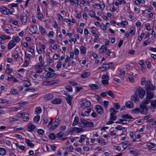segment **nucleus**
Masks as SVG:
<instances>
[{"label":"nucleus","mask_w":156,"mask_h":156,"mask_svg":"<svg viewBox=\"0 0 156 156\" xmlns=\"http://www.w3.org/2000/svg\"><path fill=\"white\" fill-rule=\"evenodd\" d=\"M146 90V97L143 101H145L147 104L150 103L151 99L153 98L154 94L151 92L154 89L155 86H153L150 82L147 81L145 83Z\"/></svg>","instance_id":"nucleus-1"},{"label":"nucleus","mask_w":156,"mask_h":156,"mask_svg":"<svg viewBox=\"0 0 156 156\" xmlns=\"http://www.w3.org/2000/svg\"><path fill=\"white\" fill-rule=\"evenodd\" d=\"M145 101H142L141 104L140 105V112L141 114L146 115L148 113V109L146 106L148 104L146 103Z\"/></svg>","instance_id":"nucleus-2"},{"label":"nucleus","mask_w":156,"mask_h":156,"mask_svg":"<svg viewBox=\"0 0 156 156\" xmlns=\"http://www.w3.org/2000/svg\"><path fill=\"white\" fill-rule=\"evenodd\" d=\"M27 19V14L25 13H23L20 16V20L23 24L25 25L26 23Z\"/></svg>","instance_id":"nucleus-3"},{"label":"nucleus","mask_w":156,"mask_h":156,"mask_svg":"<svg viewBox=\"0 0 156 156\" xmlns=\"http://www.w3.org/2000/svg\"><path fill=\"white\" fill-rule=\"evenodd\" d=\"M91 103L90 102L87 100H84L82 101V103L81 105V106L83 109L86 107H88L90 105Z\"/></svg>","instance_id":"nucleus-4"},{"label":"nucleus","mask_w":156,"mask_h":156,"mask_svg":"<svg viewBox=\"0 0 156 156\" xmlns=\"http://www.w3.org/2000/svg\"><path fill=\"white\" fill-rule=\"evenodd\" d=\"M138 91V94L141 99L143 98L144 96L145 91L143 89L139 88L136 90V92Z\"/></svg>","instance_id":"nucleus-5"},{"label":"nucleus","mask_w":156,"mask_h":156,"mask_svg":"<svg viewBox=\"0 0 156 156\" xmlns=\"http://www.w3.org/2000/svg\"><path fill=\"white\" fill-rule=\"evenodd\" d=\"M0 10L2 14L5 15L12 14V12L9 11V10L5 7H2L0 8Z\"/></svg>","instance_id":"nucleus-6"},{"label":"nucleus","mask_w":156,"mask_h":156,"mask_svg":"<svg viewBox=\"0 0 156 156\" xmlns=\"http://www.w3.org/2000/svg\"><path fill=\"white\" fill-rule=\"evenodd\" d=\"M82 131V129L76 127H72L69 129V132L70 133H73L74 132L80 133Z\"/></svg>","instance_id":"nucleus-7"},{"label":"nucleus","mask_w":156,"mask_h":156,"mask_svg":"<svg viewBox=\"0 0 156 156\" xmlns=\"http://www.w3.org/2000/svg\"><path fill=\"white\" fill-rule=\"evenodd\" d=\"M122 117L126 120V121H130L132 119H133V117L127 114L122 115Z\"/></svg>","instance_id":"nucleus-8"},{"label":"nucleus","mask_w":156,"mask_h":156,"mask_svg":"<svg viewBox=\"0 0 156 156\" xmlns=\"http://www.w3.org/2000/svg\"><path fill=\"white\" fill-rule=\"evenodd\" d=\"M99 83L98 82H95V84H91L89 85V87L92 89H97L99 88Z\"/></svg>","instance_id":"nucleus-9"},{"label":"nucleus","mask_w":156,"mask_h":156,"mask_svg":"<svg viewBox=\"0 0 156 156\" xmlns=\"http://www.w3.org/2000/svg\"><path fill=\"white\" fill-rule=\"evenodd\" d=\"M98 113L101 115L103 113L104 111L103 108L99 105H96L95 107Z\"/></svg>","instance_id":"nucleus-10"},{"label":"nucleus","mask_w":156,"mask_h":156,"mask_svg":"<svg viewBox=\"0 0 156 156\" xmlns=\"http://www.w3.org/2000/svg\"><path fill=\"white\" fill-rule=\"evenodd\" d=\"M87 121L83 118H81L80 119V122L79 124L80 126L83 128H85L86 126V124Z\"/></svg>","instance_id":"nucleus-11"},{"label":"nucleus","mask_w":156,"mask_h":156,"mask_svg":"<svg viewBox=\"0 0 156 156\" xmlns=\"http://www.w3.org/2000/svg\"><path fill=\"white\" fill-rule=\"evenodd\" d=\"M131 100L135 102H139L140 101L139 98L136 94H134L131 98Z\"/></svg>","instance_id":"nucleus-12"},{"label":"nucleus","mask_w":156,"mask_h":156,"mask_svg":"<svg viewBox=\"0 0 156 156\" xmlns=\"http://www.w3.org/2000/svg\"><path fill=\"white\" fill-rule=\"evenodd\" d=\"M35 127V126L32 123H30L27 126L28 130L29 131L31 132L34 129Z\"/></svg>","instance_id":"nucleus-13"},{"label":"nucleus","mask_w":156,"mask_h":156,"mask_svg":"<svg viewBox=\"0 0 156 156\" xmlns=\"http://www.w3.org/2000/svg\"><path fill=\"white\" fill-rule=\"evenodd\" d=\"M73 98V97L72 96L69 95H68L67 96L65 97L67 103L70 106L71 105L72 101Z\"/></svg>","instance_id":"nucleus-14"},{"label":"nucleus","mask_w":156,"mask_h":156,"mask_svg":"<svg viewBox=\"0 0 156 156\" xmlns=\"http://www.w3.org/2000/svg\"><path fill=\"white\" fill-rule=\"evenodd\" d=\"M58 82L57 80H54L50 81L44 82V83L45 85H54L57 83Z\"/></svg>","instance_id":"nucleus-15"},{"label":"nucleus","mask_w":156,"mask_h":156,"mask_svg":"<svg viewBox=\"0 0 156 156\" xmlns=\"http://www.w3.org/2000/svg\"><path fill=\"white\" fill-rule=\"evenodd\" d=\"M16 44L14 43L13 41L11 40L9 42L8 45V48L9 50L11 49Z\"/></svg>","instance_id":"nucleus-16"},{"label":"nucleus","mask_w":156,"mask_h":156,"mask_svg":"<svg viewBox=\"0 0 156 156\" xmlns=\"http://www.w3.org/2000/svg\"><path fill=\"white\" fill-rule=\"evenodd\" d=\"M112 63L109 62L108 63H105L102 65L103 68L106 69H109L112 65Z\"/></svg>","instance_id":"nucleus-17"},{"label":"nucleus","mask_w":156,"mask_h":156,"mask_svg":"<svg viewBox=\"0 0 156 156\" xmlns=\"http://www.w3.org/2000/svg\"><path fill=\"white\" fill-rule=\"evenodd\" d=\"M37 10L38 19L39 20H41L43 18V16L42 14L41 13V11L39 6L37 7Z\"/></svg>","instance_id":"nucleus-18"},{"label":"nucleus","mask_w":156,"mask_h":156,"mask_svg":"<svg viewBox=\"0 0 156 156\" xmlns=\"http://www.w3.org/2000/svg\"><path fill=\"white\" fill-rule=\"evenodd\" d=\"M90 75V73L89 72H85L83 73L81 75V77L85 78L89 77Z\"/></svg>","instance_id":"nucleus-19"},{"label":"nucleus","mask_w":156,"mask_h":156,"mask_svg":"<svg viewBox=\"0 0 156 156\" xmlns=\"http://www.w3.org/2000/svg\"><path fill=\"white\" fill-rule=\"evenodd\" d=\"M61 102L62 101L61 99L59 98H57L51 101V103L52 104H59L61 103Z\"/></svg>","instance_id":"nucleus-20"},{"label":"nucleus","mask_w":156,"mask_h":156,"mask_svg":"<svg viewBox=\"0 0 156 156\" xmlns=\"http://www.w3.org/2000/svg\"><path fill=\"white\" fill-rule=\"evenodd\" d=\"M55 74V73H52L50 72H48L45 75L47 79L48 78H51L54 76Z\"/></svg>","instance_id":"nucleus-21"},{"label":"nucleus","mask_w":156,"mask_h":156,"mask_svg":"<svg viewBox=\"0 0 156 156\" xmlns=\"http://www.w3.org/2000/svg\"><path fill=\"white\" fill-rule=\"evenodd\" d=\"M107 47L105 45H102L99 50V51L101 53L105 52L106 51Z\"/></svg>","instance_id":"nucleus-22"},{"label":"nucleus","mask_w":156,"mask_h":156,"mask_svg":"<svg viewBox=\"0 0 156 156\" xmlns=\"http://www.w3.org/2000/svg\"><path fill=\"white\" fill-rule=\"evenodd\" d=\"M126 107L128 108H133V104L131 101H128L126 104Z\"/></svg>","instance_id":"nucleus-23"},{"label":"nucleus","mask_w":156,"mask_h":156,"mask_svg":"<svg viewBox=\"0 0 156 156\" xmlns=\"http://www.w3.org/2000/svg\"><path fill=\"white\" fill-rule=\"evenodd\" d=\"M25 142L27 145L30 147H34V144L31 142L30 140L29 139H26Z\"/></svg>","instance_id":"nucleus-24"},{"label":"nucleus","mask_w":156,"mask_h":156,"mask_svg":"<svg viewBox=\"0 0 156 156\" xmlns=\"http://www.w3.org/2000/svg\"><path fill=\"white\" fill-rule=\"evenodd\" d=\"M53 97V95L51 94H49L45 95L44 98L45 99L47 100H49L51 99Z\"/></svg>","instance_id":"nucleus-25"},{"label":"nucleus","mask_w":156,"mask_h":156,"mask_svg":"<svg viewBox=\"0 0 156 156\" xmlns=\"http://www.w3.org/2000/svg\"><path fill=\"white\" fill-rule=\"evenodd\" d=\"M79 122V118L77 116H76L74 118V120L73 122L72 126H74L78 124Z\"/></svg>","instance_id":"nucleus-26"},{"label":"nucleus","mask_w":156,"mask_h":156,"mask_svg":"<svg viewBox=\"0 0 156 156\" xmlns=\"http://www.w3.org/2000/svg\"><path fill=\"white\" fill-rule=\"evenodd\" d=\"M140 111V108H136L132 110V113L134 114L139 113Z\"/></svg>","instance_id":"nucleus-27"},{"label":"nucleus","mask_w":156,"mask_h":156,"mask_svg":"<svg viewBox=\"0 0 156 156\" xmlns=\"http://www.w3.org/2000/svg\"><path fill=\"white\" fill-rule=\"evenodd\" d=\"M110 111L111 112L110 115H115V114L118 112L117 111H115V109L113 107L111 108Z\"/></svg>","instance_id":"nucleus-28"},{"label":"nucleus","mask_w":156,"mask_h":156,"mask_svg":"<svg viewBox=\"0 0 156 156\" xmlns=\"http://www.w3.org/2000/svg\"><path fill=\"white\" fill-rule=\"evenodd\" d=\"M94 126V124L92 122H89L87 121V124H86V126L85 127H92Z\"/></svg>","instance_id":"nucleus-29"},{"label":"nucleus","mask_w":156,"mask_h":156,"mask_svg":"<svg viewBox=\"0 0 156 156\" xmlns=\"http://www.w3.org/2000/svg\"><path fill=\"white\" fill-rule=\"evenodd\" d=\"M39 29L41 32V33L42 34H44L45 33L46 30L42 27H40Z\"/></svg>","instance_id":"nucleus-30"},{"label":"nucleus","mask_w":156,"mask_h":156,"mask_svg":"<svg viewBox=\"0 0 156 156\" xmlns=\"http://www.w3.org/2000/svg\"><path fill=\"white\" fill-rule=\"evenodd\" d=\"M6 152L5 150L2 148H0V155H5Z\"/></svg>","instance_id":"nucleus-31"},{"label":"nucleus","mask_w":156,"mask_h":156,"mask_svg":"<svg viewBox=\"0 0 156 156\" xmlns=\"http://www.w3.org/2000/svg\"><path fill=\"white\" fill-rule=\"evenodd\" d=\"M49 137L51 140H54L55 139L56 136L54 133H51L48 135Z\"/></svg>","instance_id":"nucleus-32"},{"label":"nucleus","mask_w":156,"mask_h":156,"mask_svg":"<svg viewBox=\"0 0 156 156\" xmlns=\"http://www.w3.org/2000/svg\"><path fill=\"white\" fill-rule=\"evenodd\" d=\"M40 119V116L39 115H37L34 118V121L36 123H37Z\"/></svg>","instance_id":"nucleus-33"},{"label":"nucleus","mask_w":156,"mask_h":156,"mask_svg":"<svg viewBox=\"0 0 156 156\" xmlns=\"http://www.w3.org/2000/svg\"><path fill=\"white\" fill-rule=\"evenodd\" d=\"M64 134V133H63L62 132H60L57 134L56 137L58 138H60L62 137Z\"/></svg>","instance_id":"nucleus-34"},{"label":"nucleus","mask_w":156,"mask_h":156,"mask_svg":"<svg viewBox=\"0 0 156 156\" xmlns=\"http://www.w3.org/2000/svg\"><path fill=\"white\" fill-rule=\"evenodd\" d=\"M9 6L11 7V9H12V11H11V12H13L14 10H13V7H16L17 6V4L16 3H12L9 5Z\"/></svg>","instance_id":"nucleus-35"},{"label":"nucleus","mask_w":156,"mask_h":156,"mask_svg":"<svg viewBox=\"0 0 156 156\" xmlns=\"http://www.w3.org/2000/svg\"><path fill=\"white\" fill-rule=\"evenodd\" d=\"M58 124H55L54 126H51V127L49 128V129L50 130V131L54 130L58 126Z\"/></svg>","instance_id":"nucleus-36"},{"label":"nucleus","mask_w":156,"mask_h":156,"mask_svg":"<svg viewBox=\"0 0 156 156\" xmlns=\"http://www.w3.org/2000/svg\"><path fill=\"white\" fill-rule=\"evenodd\" d=\"M20 38L18 36H16L14 37L12 41H13L14 42H16L17 43H18L20 41Z\"/></svg>","instance_id":"nucleus-37"},{"label":"nucleus","mask_w":156,"mask_h":156,"mask_svg":"<svg viewBox=\"0 0 156 156\" xmlns=\"http://www.w3.org/2000/svg\"><path fill=\"white\" fill-rule=\"evenodd\" d=\"M24 85L25 87H27L30 85V83L27 80H24L23 81Z\"/></svg>","instance_id":"nucleus-38"},{"label":"nucleus","mask_w":156,"mask_h":156,"mask_svg":"<svg viewBox=\"0 0 156 156\" xmlns=\"http://www.w3.org/2000/svg\"><path fill=\"white\" fill-rule=\"evenodd\" d=\"M150 82V81H146V78L145 77H143L141 80V84L142 85H143L144 84L145 85V83L147 82Z\"/></svg>","instance_id":"nucleus-39"},{"label":"nucleus","mask_w":156,"mask_h":156,"mask_svg":"<svg viewBox=\"0 0 156 156\" xmlns=\"http://www.w3.org/2000/svg\"><path fill=\"white\" fill-rule=\"evenodd\" d=\"M66 89L67 90L70 92H72L73 91L72 88L71 86L69 85H67L66 86Z\"/></svg>","instance_id":"nucleus-40"},{"label":"nucleus","mask_w":156,"mask_h":156,"mask_svg":"<svg viewBox=\"0 0 156 156\" xmlns=\"http://www.w3.org/2000/svg\"><path fill=\"white\" fill-rule=\"evenodd\" d=\"M80 51L83 54H85L86 51L85 47L83 46H82L80 47Z\"/></svg>","instance_id":"nucleus-41"},{"label":"nucleus","mask_w":156,"mask_h":156,"mask_svg":"<svg viewBox=\"0 0 156 156\" xmlns=\"http://www.w3.org/2000/svg\"><path fill=\"white\" fill-rule=\"evenodd\" d=\"M151 105L154 108H156V100L152 101L151 102Z\"/></svg>","instance_id":"nucleus-42"},{"label":"nucleus","mask_w":156,"mask_h":156,"mask_svg":"<svg viewBox=\"0 0 156 156\" xmlns=\"http://www.w3.org/2000/svg\"><path fill=\"white\" fill-rule=\"evenodd\" d=\"M108 80L109 79L103 80H102V83L104 85H108L109 83Z\"/></svg>","instance_id":"nucleus-43"},{"label":"nucleus","mask_w":156,"mask_h":156,"mask_svg":"<svg viewBox=\"0 0 156 156\" xmlns=\"http://www.w3.org/2000/svg\"><path fill=\"white\" fill-rule=\"evenodd\" d=\"M35 112L37 114H40L41 112V109L40 107H38L36 108Z\"/></svg>","instance_id":"nucleus-44"},{"label":"nucleus","mask_w":156,"mask_h":156,"mask_svg":"<svg viewBox=\"0 0 156 156\" xmlns=\"http://www.w3.org/2000/svg\"><path fill=\"white\" fill-rule=\"evenodd\" d=\"M147 145L149 149L154 147L155 146V144L152 143H148Z\"/></svg>","instance_id":"nucleus-45"},{"label":"nucleus","mask_w":156,"mask_h":156,"mask_svg":"<svg viewBox=\"0 0 156 156\" xmlns=\"http://www.w3.org/2000/svg\"><path fill=\"white\" fill-rule=\"evenodd\" d=\"M32 27L33 29V30L32 31V33L33 34L36 33L37 32V27L36 25H34L32 26Z\"/></svg>","instance_id":"nucleus-46"},{"label":"nucleus","mask_w":156,"mask_h":156,"mask_svg":"<svg viewBox=\"0 0 156 156\" xmlns=\"http://www.w3.org/2000/svg\"><path fill=\"white\" fill-rule=\"evenodd\" d=\"M46 69H48L51 72H55L54 70L52 69L50 67L48 66H45V68H44L45 70L46 71H47V70H46Z\"/></svg>","instance_id":"nucleus-47"},{"label":"nucleus","mask_w":156,"mask_h":156,"mask_svg":"<svg viewBox=\"0 0 156 156\" xmlns=\"http://www.w3.org/2000/svg\"><path fill=\"white\" fill-rule=\"evenodd\" d=\"M15 144L16 147H18L19 149L21 150H23L25 148L24 146L20 145L18 143H16Z\"/></svg>","instance_id":"nucleus-48"},{"label":"nucleus","mask_w":156,"mask_h":156,"mask_svg":"<svg viewBox=\"0 0 156 156\" xmlns=\"http://www.w3.org/2000/svg\"><path fill=\"white\" fill-rule=\"evenodd\" d=\"M101 78L103 80L109 79V76L107 73L106 75H103L101 76Z\"/></svg>","instance_id":"nucleus-49"},{"label":"nucleus","mask_w":156,"mask_h":156,"mask_svg":"<svg viewBox=\"0 0 156 156\" xmlns=\"http://www.w3.org/2000/svg\"><path fill=\"white\" fill-rule=\"evenodd\" d=\"M95 13L93 11H90L89 12V15L91 17H94L95 16Z\"/></svg>","instance_id":"nucleus-50"},{"label":"nucleus","mask_w":156,"mask_h":156,"mask_svg":"<svg viewBox=\"0 0 156 156\" xmlns=\"http://www.w3.org/2000/svg\"><path fill=\"white\" fill-rule=\"evenodd\" d=\"M10 92L13 94L16 95L18 94V92L17 91L14 89H12Z\"/></svg>","instance_id":"nucleus-51"},{"label":"nucleus","mask_w":156,"mask_h":156,"mask_svg":"<svg viewBox=\"0 0 156 156\" xmlns=\"http://www.w3.org/2000/svg\"><path fill=\"white\" fill-rule=\"evenodd\" d=\"M108 94L109 96H111L112 98H115L114 95L112 91H109L108 92Z\"/></svg>","instance_id":"nucleus-52"},{"label":"nucleus","mask_w":156,"mask_h":156,"mask_svg":"<svg viewBox=\"0 0 156 156\" xmlns=\"http://www.w3.org/2000/svg\"><path fill=\"white\" fill-rule=\"evenodd\" d=\"M12 69L10 68H7L6 70L5 71V72L6 73L9 74L12 72Z\"/></svg>","instance_id":"nucleus-53"},{"label":"nucleus","mask_w":156,"mask_h":156,"mask_svg":"<svg viewBox=\"0 0 156 156\" xmlns=\"http://www.w3.org/2000/svg\"><path fill=\"white\" fill-rule=\"evenodd\" d=\"M122 144L123 148L124 149H125L127 148L128 145H129V144H128L127 143L125 142H123L122 143Z\"/></svg>","instance_id":"nucleus-54"},{"label":"nucleus","mask_w":156,"mask_h":156,"mask_svg":"<svg viewBox=\"0 0 156 156\" xmlns=\"http://www.w3.org/2000/svg\"><path fill=\"white\" fill-rule=\"evenodd\" d=\"M115 129L118 130H122L123 129H125V127H123L120 125H118L115 128Z\"/></svg>","instance_id":"nucleus-55"},{"label":"nucleus","mask_w":156,"mask_h":156,"mask_svg":"<svg viewBox=\"0 0 156 156\" xmlns=\"http://www.w3.org/2000/svg\"><path fill=\"white\" fill-rule=\"evenodd\" d=\"M37 132L39 134L41 135H43L44 133V131L43 130L41 129H38Z\"/></svg>","instance_id":"nucleus-56"},{"label":"nucleus","mask_w":156,"mask_h":156,"mask_svg":"<svg viewBox=\"0 0 156 156\" xmlns=\"http://www.w3.org/2000/svg\"><path fill=\"white\" fill-rule=\"evenodd\" d=\"M74 51V52L73 53L75 55H77L79 54V51L78 49L77 48H75Z\"/></svg>","instance_id":"nucleus-57"},{"label":"nucleus","mask_w":156,"mask_h":156,"mask_svg":"<svg viewBox=\"0 0 156 156\" xmlns=\"http://www.w3.org/2000/svg\"><path fill=\"white\" fill-rule=\"evenodd\" d=\"M145 27L147 30H149L151 29V27H150V24L149 23H146V24Z\"/></svg>","instance_id":"nucleus-58"},{"label":"nucleus","mask_w":156,"mask_h":156,"mask_svg":"<svg viewBox=\"0 0 156 156\" xmlns=\"http://www.w3.org/2000/svg\"><path fill=\"white\" fill-rule=\"evenodd\" d=\"M72 2H73L75 4L76 6H77L78 5L79 2L78 0H73Z\"/></svg>","instance_id":"nucleus-59"},{"label":"nucleus","mask_w":156,"mask_h":156,"mask_svg":"<svg viewBox=\"0 0 156 156\" xmlns=\"http://www.w3.org/2000/svg\"><path fill=\"white\" fill-rule=\"evenodd\" d=\"M110 116H111V117H110V119L111 120L114 121V120H115L116 119H117L116 116L115 115H110Z\"/></svg>","instance_id":"nucleus-60"},{"label":"nucleus","mask_w":156,"mask_h":156,"mask_svg":"<svg viewBox=\"0 0 156 156\" xmlns=\"http://www.w3.org/2000/svg\"><path fill=\"white\" fill-rule=\"evenodd\" d=\"M25 57L29 59H30L31 57V55L30 54L25 53Z\"/></svg>","instance_id":"nucleus-61"},{"label":"nucleus","mask_w":156,"mask_h":156,"mask_svg":"<svg viewBox=\"0 0 156 156\" xmlns=\"http://www.w3.org/2000/svg\"><path fill=\"white\" fill-rule=\"evenodd\" d=\"M144 35V33H142L140 36L138 37V40L140 41L143 39Z\"/></svg>","instance_id":"nucleus-62"},{"label":"nucleus","mask_w":156,"mask_h":156,"mask_svg":"<svg viewBox=\"0 0 156 156\" xmlns=\"http://www.w3.org/2000/svg\"><path fill=\"white\" fill-rule=\"evenodd\" d=\"M91 109L90 108L88 109H87V111H86L85 112V114L86 116H88L89 115V113L91 112Z\"/></svg>","instance_id":"nucleus-63"},{"label":"nucleus","mask_w":156,"mask_h":156,"mask_svg":"<svg viewBox=\"0 0 156 156\" xmlns=\"http://www.w3.org/2000/svg\"><path fill=\"white\" fill-rule=\"evenodd\" d=\"M69 83L71 85L73 86H76L78 84V83L75 81H70Z\"/></svg>","instance_id":"nucleus-64"}]
</instances>
